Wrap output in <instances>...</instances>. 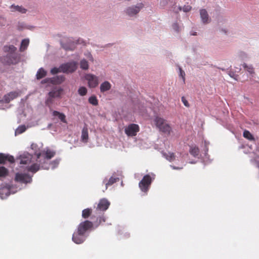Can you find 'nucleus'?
<instances>
[{"mask_svg": "<svg viewBox=\"0 0 259 259\" xmlns=\"http://www.w3.org/2000/svg\"><path fill=\"white\" fill-rule=\"evenodd\" d=\"M32 155L27 152H24L20 155L17 158L19 160V163L21 165H26V168L27 171L32 173H35L40 168L39 164L34 163L29 165L32 162Z\"/></svg>", "mask_w": 259, "mask_h": 259, "instance_id": "1", "label": "nucleus"}, {"mask_svg": "<svg viewBox=\"0 0 259 259\" xmlns=\"http://www.w3.org/2000/svg\"><path fill=\"white\" fill-rule=\"evenodd\" d=\"M154 123L159 130L166 134H170L171 128L169 124L163 118L156 116L154 119Z\"/></svg>", "mask_w": 259, "mask_h": 259, "instance_id": "2", "label": "nucleus"}, {"mask_svg": "<svg viewBox=\"0 0 259 259\" xmlns=\"http://www.w3.org/2000/svg\"><path fill=\"white\" fill-rule=\"evenodd\" d=\"M155 178V175L153 173L144 176L139 183V187L141 190L143 192H147Z\"/></svg>", "mask_w": 259, "mask_h": 259, "instance_id": "3", "label": "nucleus"}, {"mask_svg": "<svg viewBox=\"0 0 259 259\" xmlns=\"http://www.w3.org/2000/svg\"><path fill=\"white\" fill-rule=\"evenodd\" d=\"M62 48L66 51H73L75 49L77 44L83 43L81 39H78L73 40L72 38H64L60 41Z\"/></svg>", "mask_w": 259, "mask_h": 259, "instance_id": "4", "label": "nucleus"}, {"mask_svg": "<svg viewBox=\"0 0 259 259\" xmlns=\"http://www.w3.org/2000/svg\"><path fill=\"white\" fill-rule=\"evenodd\" d=\"M94 227V223L88 220H85L80 223L78 226L77 230L80 233L85 235V233Z\"/></svg>", "mask_w": 259, "mask_h": 259, "instance_id": "5", "label": "nucleus"}, {"mask_svg": "<svg viewBox=\"0 0 259 259\" xmlns=\"http://www.w3.org/2000/svg\"><path fill=\"white\" fill-rule=\"evenodd\" d=\"M139 131V126L135 123L130 124L124 128L125 134L128 137L136 136Z\"/></svg>", "mask_w": 259, "mask_h": 259, "instance_id": "6", "label": "nucleus"}, {"mask_svg": "<svg viewBox=\"0 0 259 259\" xmlns=\"http://www.w3.org/2000/svg\"><path fill=\"white\" fill-rule=\"evenodd\" d=\"M77 69V63L75 62H68L61 65V70L63 73H72Z\"/></svg>", "mask_w": 259, "mask_h": 259, "instance_id": "7", "label": "nucleus"}, {"mask_svg": "<svg viewBox=\"0 0 259 259\" xmlns=\"http://www.w3.org/2000/svg\"><path fill=\"white\" fill-rule=\"evenodd\" d=\"M15 180L21 183L27 184L31 182L32 178L27 174L17 173Z\"/></svg>", "mask_w": 259, "mask_h": 259, "instance_id": "8", "label": "nucleus"}, {"mask_svg": "<svg viewBox=\"0 0 259 259\" xmlns=\"http://www.w3.org/2000/svg\"><path fill=\"white\" fill-rule=\"evenodd\" d=\"M85 79L88 82V85L90 88L96 87L99 83L98 77L92 74H87L85 76Z\"/></svg>", "mask_w": 259, "mask_h": 259, "instance_id": "9", "label": "nucleus"}, {"mask_svg": "<svg viewBox=\"0 0 259 259\" xmlns=\"http://www.w3.org/2000/svg\"><path fill=\"white\" fill-rule=\"evenodd\" d=\"M143 4L140 3L137 4V5L136 6L128 7L126 10V13L127 15H128L130 17L133 16L138 14L141 10V9L143 8Z\"/></svg>", "mask_w": 259, "mask_h": 259, "instance_id": "10", "label": "nucleus"}, {"mask_svg": "<svg viewBox=\"0 0 259 259\" xmlns=\"http://www.w3.org/2000/svg\"><path fill=\"white\" fill-rule=\"evenodd\" d=\"M86 235L80 233L77 230L74 232L72 235V241L76 244H81L83 243L86 238Z\"/></svg>", "mask_w": 259, "mask_h": 259, "instance_id": "11", "label": "nucleus"}, {"mask_svg": "<svg viewBox=\"0 0 259 259\" xmlns=\"http://www.w3.org/2000/svg\"><path fill=\"white\" fill-rule=\"evenodd\" d=\"M110 204V203L107 199H101L98 204L97 210L104 211L108 208Z\"/></svg>", "mask_w": 259, "mask_h": 259, "instance_id": "12", "label": "nucleus"}, {"mask_svg": "<svg viewBox=\"0 0 259 259\" xmlns=\"http://www.w3.org/2000/svg\"><path fill=\"white\" fill-rule=\"evenodd\" d=\"M7 63L9 65L15 64L19 62V57L14 53L8 54L6 57Z\"/></svg>", "mask_w": 259, "mask_h": 259, "instance_id": "13", "label": "nucleus"}, {"mask_svg": "<svg viewBox=\"0 0 259 259\" xmlns=\"http://www.w3.org/2000/svg\"><path fill=\"white\" fill-rule=\"evenodd\" d=\"M19 94L17 92H11L5 95L3 98V101L6 103H10L12 100L19 96Z\"/></svg>", "mask_w": 259, "mask_h": 259, "instance_id": "14", "label": "nucleus"}, {"mask_svg": "<svg viewBox=\"0 0 259 259\" xmlns=\"http://www.w3.org/2000/svg\"><path fill=\"white\" fill-rule=\"evenodd\" d=\"M7 161L11 163H13L15 162L14 157L9 154L0 153V164H4Z\"/></svg>", "mask_w": 259, "mask_h": 259, "instance_id": "15", "label": "nucleus"}, {"mask_svg": "<svg viewBox=\"0 0 259 259\" xmlns=\"http://www.w3.org/2000/svg\"><path fill=\"white\" fill-rule=\"evenodd\" d=\"M200 15L202 22L204 24L208 23L210 22V19L209 17L208 13L205 9L200 10Z\"/></svg>", "mask_w": 259, "mask_h": 259, "instance_id": "16", "label": "nucleus"}, {"mask_svg": "<svg viewBox=\"0 0 259 259\" xmlns=\"http://www.w3.org/2000/svg\"><path fill=\"white\" fill-rule=\"evenodd\" d=\"M54 79H55V80L53 81L51 78H46L45 79L42 80L41 82L42 84L46 83H47L49 82H55L57 83H61L64 81L65 77H64V76L61 75V76H57L56 78H55Z\"/></svg>", "mask_w": 259, "mask_h": 259, "instance_id": "17", "label": "nucleus"}, {"mask_svg": "<svg viewBox=\"0 0 259 259\" xmlns=\"http://www.w3.org/2000/svg\"><path fill=\"white\" fill-rule=\"evenodd\" d=\"M63 90L62 88L55 89L52 90L48 94V95L52 96L53 97L60 98L63 93Z\"/></svg>", "mask_w": 259, "mask_h": 259, "instance_id": "18", "label": "nucleus"}, {"mask_svg": "<svg viewBox=\"0 0 259 259\" xmlns=\"http://www.w3.org/2000/svg\"><path fill=\"white\" fill-rule=\"evenodd\" d=\"M81 138L82 142H87L89 139V134L87 125L84 126L82 130Z\"/></svg>", "mask_w": 259, "mask_h": 259, "instance_id": "19", "label": "nucleus"}, {"mask_svg": "<svg viewBox=\"0 0 259 259\" xmlns=\"http://www.w3.org/2000/svg\"><path fill=\"white\" fill-rule=\"evenodd\" d=\"M12 12L18 11L22 14H25L27 10L22 6L12 5L10 7Z\"/></svg>", "mask_w": 259, "mask_h": 259, "instance_id": "20", "label": "nucleus"}, {"mask_svg": "<svg viewBox=\"0 0 259 259\" xmlns=\"http://www.w3.org/2000/svg\"><path fill=\"white\" fill-rule=\"evenodd\" d=\"M111 84L107 81H105L101 83L100 85V91L101 92L104 93L110 90Z\"/></svg>", "mask_w": 259, "mask_h": 259, "instance_id": "21", "label": "nucleus"}, {"mask_svg": "<svg viewBox=\"0 0 259 259\" xmlns=\"http://www.w3.org/2000/svg\"><path fill=\"white\" fill-rule=\"evenodd\" d=\"M53 115L54 116H58L60 120L63 123H67V121L66 120V116L64 113H60L57 111H54L53 112Z\"/></svg>", "mask_w": 259, "mask_h": 259, "instance_id": "22", "label": "nucleus"}, {"mask_svg": "<svg viewBox=\"0 0 259 259\" xmlns=\"http://www.w3.org/2000/svg\"><path fill=\"white\" fill-rule=\"evenodd\" d=\"M3 50L5 52L9 53V54H11L14 53L17 50V48L13 45H7L4 47Z\"/></svg>", "mask_w": 259, "mask_h": 259, "instance_id": "23", "label": "nucleus"}, {"mask_svg": "<svg viewBox=\"0 0 259 259\" xmlns=\"http://www.w3.org/2000/svg\"><path fill=\"white\" fill-rule=\"evenodd\" d=\"M47 75V71L43 68H39L36 74V79L39 80L40 79Z\"/></svg>", "mask_w": 259, "mask_h": 259, "instance_id": "24", "label": "nucleus"}, {"mask_svg": "<svg viewBox=\"0 0 259 259\" xmlns=\"http://www.w3.org/2000/svg\"><path fill=\"white\" fill-rule=\"evenodd\" d=\"M119 179L118 178H115L113 176L110 177L107 182L105 183V189L107 190L109 186L113 185L114 183L117 181H119Z\"/></svg>", "mask_w": 259, "mask_h": 259, "instance_id": "25", "label": "nucleus"}, {"mask_svg": "<svg viewBox=\"0 0 259 259\" xmlns=\"http://www.w3.org/2000/svg\"><path fill=\"white\" fill-rule=\"evenodd\" d=\"M189 152L194 157H196L198 156L199 154V149L196 146H191Z\"/></svg>", "mask_w": 259, "mask_h": 259, "instance_id": "26", "label": "nucleus"}, {"mask_svg": "<svg viewBox=\"0 0 259 259\" xmlns=\"http://www.w3.org/2000/svg\"><path fill=\"white\" fill-rule=\"evenodd\" d=\"M92 213V209L91 208H85L82 211V217L83 219H88L91 215Z\"/></svg>", "mask_w": 259, "mask_h": 259, "instance_id": "27", "label": "nucleus"}, {"mask_svg": "<svg viewBox=\"0 0 259 259\" xmlns=\"http://www.w3.org/2000/svg\"><path fill=\"white\" fill-rule=\"evenodd\" d=\"M49 97L46 99L45 101V104L47 106H48L50 109L52 108V106L54 102V98L52 96L48 95Z\"/></svg>", "mask_w": 259, "mask_h": 259, "instance_id": "28", "label": "nucleus"}, {"mask_svg": "<svg viewBox=\"0 0 259 259\" xmlns=\"http://www.w3.org/2000/svg\"><path fill=\"white\" fill-rule=\"evenodd\" d=\"M163 155L169 161H173L175 159V155L172 152L164 153Z\"/></svg>", "mask_w": 259, "mask_h": 259, "instance_id": "29", "label": "nucleus"}, {"mask_svg": "<svg viewBox=\"0 0 259 259\" xmlns=\"http://www.w3.org/2000/svg\"><path fill=\"white\" fill-rule=\"evenodd\" d=\"M45 154V158L50 159L53 157L55 155V152L50 149H47L46 151H44Z\"/></svg>", "mask_w": 259, "mask_h": 259, "instance_id": "30", "label": "nucleus"}, {"mask_svg": "<svg viewBox=\"0 0 259 259\" xmlns=\"http://www.w3.org/2000/svg\"><path fill=\"white\" fill-rule=\"evenodd\" d=\"M29 39H23L21 42V44L20 51L21 52L24 51L28 47V46L29 45Z\"/></svg>", "mask_w": 259, "mask_h": 259, "instance_id": "31", "label": "nucleus"}, {"mask_svg": "<svg viewBox=\"0 0 259 259\" xmlns=\"http://www.w3.org/2000/svg\"><path fill=\"white\" fill-rule=\"evenodd\" d=\"M106 221V219L105 217L103 215L101 217H98L97 219V220L96 222H95L94 223V226H95L96 227H98L102 223L105 222Z\"/></svg>", "mask_w": 259, "mask_h": 259, "instance_id": "32", "label": "nucleus"}, {"mask_svg": "<svg viewBox=\"0 0 259 259\" xmlns=\"http://www.w3.org/2000/svg\"><path fill=\"white\" fill-rule=\"evenodd\" d=\"M242 66L244 69L248 71L250 74H252L254 73V68L251 65H248L246 63H243Z\"/></svg>", "mask_w": 259, "mask_h": 259, "instance_id": "33", "label": "nucleus"}, {"mask_svg": "<svg viewBox=\"0 0 259 259\" xmlns=\"http://www.w3.org/2000/svg\"><path fill=\"white\" fill-rule=\"evenodd\" d=\"M243 137L250 140V141H253L254 140V138L253 137V136L252 135V134L247 130H245L244 132H243Z\"/></svg>", "mask_w": 259, "mask_h": 259, "instance_id": "34", "label": "nucleus"}, {"mask_svg": "<svg viewBox=\"0 0 259 259\" xmlns=\"http://www.w3.org/2000/svg\"><path fill=\"white\" fill-rule=\"evenodd\" d=\"M80 67L83 70H87L89 68L88 62L85 59L81 60L80 62Z\"/></svg>", "mask_w": 259, "mask_h": 259, "instance_id": "35", "label": "nucleus"}, {"mask_svg": "<svg viewBox=\"0 0 259 259\" xmlns=\"http://www.w3.org/2000/svg\"><path fill=\"white\" fill-rule=\"evenodd\" d=\"M8 170L4 166H0V177H5L8 175Z\"/></svg>", "mask_w": 259, "mask_h": 259, "instance_id": "36", "label": "nucleus"}, {"mask_svg": "<svg viewBox=\"0 0 259 259\" xmlns=\"http://www.w3.org/2000/svg\"><path fill=\"white\" fill-rule=\"evenodd\" d=\"M89 102L94 106H96L98 104V101L95 96H92L89 98Z\"/></svg>", "mask_w": 259, "mask_h": 259, "instance_id": "37", "label": "nucleus"}, {"mask_svg": "<svg viewBox=\"0 0 259 259\" xmlns=\"http://www.w3.org/2000/svg\"><path fill=\"white\" fill-rule=\"evenodd\" d=\"M78 93L80 96H85L87 93V89L84 87H80L78 90Z\"/></svg>", "mask_w": 259, "mask_h": 259, "instance_id": "38", "label": "nucleus"}, {"mask_svg": "<svg viewBox=\"0 0 259 259\" xmlns=\"http://www.w3.org/2000/svg\"><path fill=\"white\" fill-rule=\"evenodd\" d=\"M26 127L25 125L19 126L18 128L16 130V134H21L24 132L26 130Z\"/></svg>", "mask_w": 259, "mask_h": 259, "instance_id": "39", "label": "nucleus"}, {"mask_svg": "<svg viewBox=\"0 0 259 259\" xmlns=\"http://www.w3.org/2000/svg\"><path fill=\"white\" fill-rule=\"evenodd\" d=\"M61 66L59 68L54 67L51 70V73L52 74H56L59 72H61Z\"/></svg>", "mask_w": 259, "mask_h": 259, "instance_id": "40", "label": "nucleus"}, {"mask_svg": "<svg viewBox=\"0 0 259 259\" xmlns=\"http://www.w3.org/2000/svg\"><path fill=\"white\" fill-rule=\"evenodd\" d=\"M192 7L189 5L184 6L183 8V10L185 12H188L191 11Z\"/></svg>", "mask_w": 259, "mask_h": 259, "instance_id": "41", "label": "nucleus"}, {"mask_svg": "<svg viewBox=\"0 0 259 259\" xmlns=\"http://www.w3.org/2000/svg\"><path fill=\"white\" fill-rule=\"evenodd\" d=\"M179 70H180V75L182 77L183 81H185V73L180 67L179 68Z\"/></svg>", "mask_w": 259, "mask_h": 259, "instance_id": "42", "label": "nucleus"}, {"mask_svg": "<svg viewBox=\"0 0 259 259\" xmlns=\"http://www.w3.org/2000/svg\"><path fill=\"white\" fill-rule=\"evenodd\" d=\"M182 101L186 107H189V104L184 97H182Z\"/></svg>", "mask_w": 259, "mask_h": 259, "instance_id": "43", "label": "nucleus"}, {"mask_svg": "<svg viewBox=\"0 0 259 259\" xmlns=\"http://www.w3.org/2000/svg\"><path fill=\"white\" fill-rule=\"evenodd\" d=\"M172 28L177 32L179 31V27L178 23H176L172 25Z\"/></svg>", "mask_w": 259, "mask_h": 259, "instance_id": "44", "label": "nucleus"}, {"mask_svg": "<svg viewBox=\"0 0 259 259\" xmlns=\"http://www.w3.org/2000/svg\"><path fill=\"white\" fill-rule=\"evenodd\" d=\"M170 166L174 169H181L183 168V167H176L174 165H170Z\"/></svg>", "mask_w": 259, "mask_h": 259, "instance_id": "45", "label": "nucleus"}, {"mask_svg": "<svg viewBox=\"0 0 259 259\" xmlns=\"http://www.w3.org/2000/svg\"><path fill=\"white\" fill-rule=\"evenodd\" d=\"M35 154L36 156L37 159H39L41 155V153L40 152H35Z\"/></svg>", "mask_w": 259, "mask_h": 259, "instance_id": "46", "label": "nucleus"}, {"mask_svg": "<svg viewBox=\"0 0 259 259\" xmlns=\"http://www.w3.org/2000/svg\"><path fill=\"white\" fill-rule=\"evenodd\" d=\"M36 146V145L35 144H32L31 145V147L32 149H33L34 147H35Z\"/></svg>", "mask_w": 259, "mask_h": 259, "instance_id": "47", "label": "nucleus"}, {"mask_svg": "<svg viewBox=\"0 0 259 259\" xmlns=\"http://www.w3.org/2000/svg\"><path fill=\"white\" fill-rule=\"evenodd\" d=\"M2 19L5 22H6V19L5 18H3Z\"/></svg>", "mask_w": 259, "mask_h": 259, "instance_id": "48", "label": "nucleus"}, {"mask_svg": "<svg viewBox=\"0 0 259 259\" xmlns=\"http://www.w3.org/2000/svg\"><path fill=\"white\" fill-rule=\"evenodd\" d=\"M179 10H180V11H181V9H182L181 7H179Z\"/></svg>", "mask_w": 259, "mask_h": 259, "instance_id": "49", "label": "nucleus"}, {"mask_svg": "<svg viewBox=\"0 0 259 259\" xmlns=\"http://www.w3.org/2000/svg\"><path fill=\"white\" fill-rule=\"evenodd\" d=\"M193 35H196V32H195V33L193 34Z\"/></svg>", "mask_w": 259, "mask_h": 259, "instance_id": "50", "label": "nucleus"}]
</instances>
